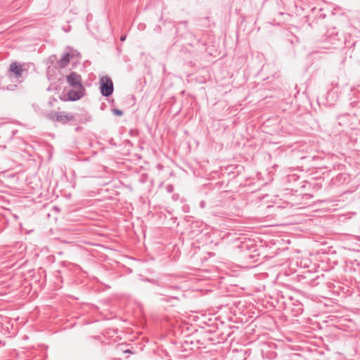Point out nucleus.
I'll list each match as a JSON object with an SVG mask.
<instances>
[{"mask_svg":"<svg viewBox=\"0 0 360 360\" xmlns=\"http://www.w3.org/2000/svg\"><path fill=\"white\" fill-rule=\"evenodd\" d=\"M101 92L103 96H108L113 91V84L110 78L107 76L102 77L100 79Z\"/></svg>","mask_w":360,"mask_h":360,"instance_id":"f257e3e1","label":"nucleus"},{"mask_svg":"<svg viewBox=\"0 0 360 360\" xmlns=\"http://www.w3.org/2000/svg\"><path fill=\"white\" fill-rule=\"evenodd\" d=\"M68 83L74 88H83L81 76L76 72H71L66 77Z\"/></svg>","mask_w":360,"mask_h":360,"instance_id":"20e7f679","label":"nucleus"},{"mask_svg":"<svg viewBox=\"0 0 360 360\" xmlns=\"http://www.w3.org/2000/svg\"><path fill=\"white\" fill-rule=\"evenodd\" d=\"M120 39H121V41H124L126 39V36L125 35L122 36Z\"/></svg>","mask_w":360,"mask_h":360,"instance_id":"6e6552de","label":"nucleus"},{"mask_svg":"<svg viewBox=\"0 0 360 360\" xmlns=\"http://www.w3.org/2000/svg\"><path fill=\"white\" fill-rule=\"evenodd\" d=\"M83 91L84 88L79 89V88H75V89H72L70 91L67 95L64 96L61 98V100L66 101H77L79 99L83 96Z\"/></svg>","mask_w":360,"mask_h":360,"instance_id":"7ed1b4c3","label":"nucleus"},{"mask_svg":"<svg viewBox=\"0 0 360 360\" xmlns=\"http://www.w3.org/2000/svg\"><path fill=\"white\" fill-rule=\"evenodd\" d=\"M70 62V55L68 53L64 55L60 60L59 65L60 68H65Z\"/></svg>","mask_w":360,"mask_h":360,"instance_id":"423d86ee","label":"nucleus"},{"mask_svg":"<svg viewBox=\"0 0 360 360\" xmlns=\"http://www.w3.org/2000/svg\"><path fill=\"white\" fill-rule=\"evenodd\" d=\"M10 71L15 74L16 77H20L23 71L22 66L16 63H13L10 66Z\"/></svg>","mask_w":360,"mask_h":360,"instance_id":"39448f33","label":"nucleus"},{"mask_svg":"<svg viewBox=\"0 0 360 360\" xmlns=\"http://www.w3.org/2000/svg\"><path fill=\"white\" fill-rule=\"evenodd\" d=\"M112 112L115 115L117 116H121L123 114L122 111L118 109H114Z\"/></svg>","mask_w":360,"mask_h":360,"instance_id":"0eeeda50","label":"nucleus"},{"mask_svg":"<svg viewBox=\"0 0 360 360\" xmlns=\"http://www.w3.org/2000/svg\"><path fill=\"white\" fill-rule=\"evenodd\" d=\"M49 118L61 123H67L73 119V116L65 112H51L48 115Z\"/></svg>","mask_w":360,"mask_h":360,"instance_id":"f03ea898","label":"nucleus"}]
</instances>
